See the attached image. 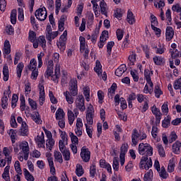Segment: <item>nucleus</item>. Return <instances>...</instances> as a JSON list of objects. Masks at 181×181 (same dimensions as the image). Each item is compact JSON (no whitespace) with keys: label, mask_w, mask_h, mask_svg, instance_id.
<instances>
[{"label":"nucleus","mask_w":181,"mask_h":181,"mask_svg":"<svg viewBox=\"0 0 181 181\" xmlns=\"http://www.w3.org/2000/svg\"><path fill=\"white\" fill-rule=\"evenodd\" d=\"M69 91L66 90L64 93L66 101L68 104H73L74 103V98L78 94V88L77 86V80L71 79L69 81Z\"/></svg>","instance_id":"f257e3e1"},{"label":"nucleus","mask_w":181,"mask_h":181,"mask_svg":"<svg viewBox=\"0 0 181 181\" xmlns=\"http://www.w3.org/2000/svg\"><path fill=\"white\" fill-rule=\"evenodd\" d=\"M138 151L139 155H146L144 156H152L153 155V148L149 144L140 143Z\"/></svg>","instance_id":"f03ea898"},{"label":"nucleus","mask_w":181,"mask_h":181,"mask_svg":"<svg viewBox=\"0 0 181 181\" xmlns=\"http://www.w3.org/2000/svg\"><path fill=\"white\" fill-rule=\"evenodd\" d=\"M66 42H67V30L64 31L59 40L57 42V47L61 52L66 50Z\"/></svg>","instance_id":"7ed1b4c3"},{"label":"nucleus","mask_w":181,"mask_h":181,"mask_svg":"<svg viewBox=\"0 0 181 181\" xmlns=\"http://www.w3.org/2000/svg\"><path fill=\"white\" fill-rule=\"evenodd\" d=\"M85 101L86 100L83 95H78L75 100L76 108H78L81 112H84V111H86Z\"/></svg>","instance_id":"20e7f679"},{"label":"nucleus","mask_w":181,"mask_h":181,"mask_svg":"<svg viewBox=\"0 0 181 181\" xmlns=\"http://www.w3.org/2000/svg\"><path fill=\"white\" fill-rule=\"evenodd\" d=\"M152 168V158L149 156H143L140 161V169L148 170Z\"/></svg>","instance_id":"39448f33"},{"label":"nucleus","mask_w":181,"mask_h":181,"mask_svg":"<svg viewBox=\"0 0 181 181\" xmlns=\"http://www.w3.org/2000/svg\"><path fill=\"white\" fill-rule=\"evenodd\" d=\"M79 42H80V52L81 53H83V57L85 59L88 58V54L90 53V49L86 47V38L83 36L79 37Z\"/></svg>","instance_id":"423d86ee"},{"label":"nucleus","mask_w":181,"mask_h":181,"mask_svg":"<svg viewBox=\"0 0 181 181\" xmlns=\"http://www.w3.org/2000/svg\"><path fill=\"white\" fill-rule=\"evenodd\" d=\"M35 15L38 21H40L41 22L46 21V18H47V11H46V8L43 7L42 8H38L36 10Z\"/></svg>","instance_id":"0eeeda50"},{"label":"nucleus","mask_w":181,"mask_h":181,"mask_svg":"<svg viewBox=\"0 0 181 181\" xmlns=\"http://www.w3.org/2000/svg\"><path fill=\"white\" fill-rule=\"evenodd\" d=\"M19 148L22 150L24 155V160H28V159H29V143L23 141L22 143H20Z\"/></svg>","instance_id":"6e6552de"},{"label":"nucleus","mask_w":181,"mask_h":181,"mask_svg":"<svg viewBox=\"0 0 181 181\" xmlns=\"http://www.w3.org/2000/svg\"><path fill=\"white\" fill-rule=\"evenodd\" d=\"M95 73H97L98 77H101L104 81L107 80V73L103 72V66H101V63L100 62H96V66L94 68Z\"/></svg>","instance_id":"1a4fd4ad"},{"label":"nucleus","mask_w":181,"mask_h":181,"mask_svg":"<svg viewBox=\"0 0 181 181\" xmlns=\"http://www.w3.org/2000/svg\"><path fill=\"white\" fill-rule=\"evenodd\" d=\"M93 118H94V107H93V106L90 105L88 107L86 113L87 124H88L89 125H93V124H94Z\"/></svg>","instance_id":"9d476101"},{"label":"nucleus","mask_w":181,"mask_h":181,"mask_svg":"<svg viewBox=\"0 0 181 181\" xmlns=\"http://www.w3.org/2000/svg\"><path fill=\"white\" fill-rule=\"evenodd\" d=\"M81 158L83 162H89L91 158V152L86 146L82 147L81 151Z\"/></svg>","instance_id":"9b49d317"},{"label":"nucleus","mask_w":181,"mask_h":181,"mask_svg":"<svg viewBox=\"0 0 181 181\" xmlns=\"http://www.w3.org/2000/svg\"><path fill=\"white\" fill-rule=\"evenodd\" d=\"M11 86H8V89L4 93V96L1 98V107L4 110L8 107V97L11 95Z\"/></svg>","instance_id":"f8f14e48"},{"label":"nucleus","mask_w":181,"mask_h":181,"mask_svg":"<svg viewBox=\"0 0 181 181\" xmlns=\"http://www.w3.org/2000/svg\"><path fill=\"white\" fill-rule=\"evenodd\" d=\"M139 141V133L136 129H134L132 133V146H136Z\"/></svg>","instance_id":"ddd939ff"},{"label":"nucleus","mask_w":181,"mask_h":181,"mask_svg":"<svg viewBox=\"0 0 181 181\" xmlns=\"http://www.w3.org/2000/svg\"><path fill=\"white\" fill-rule=\"evenodd\" d=\"M50 77L52 81H54L57 84V83H59V78L60 77V65L59 64H57L55 66L54 74L51 75Z\"/></svg>","instance_id":"4468645a"},{"label":"nucleus","mask_w":181,"mask_h":181,"mask_svg":"<svg viewBox=\"0 0 181 181\" xmlns=\"http://www.w3.org/2000/svg\"><path fill=\"white\" fill-rule=\"evenodd\" d=\"M35 141L38 148H45V134H43V132H42L41 135H37Z\"/></svg>","instance_id":"2eb2a0df"},{"label":"nucleus","mask_w":181,"mask_h":181,"mask_svg":"<svg viewBox=\"0 0 181 181\" xmlns=\"http://www.w3.org/2000/svg\"><path fill=\"white\" fill-rule=\"evenodd\" d=\"M39 91H40V95H39L40 105H43V104H45V86H43V85H39Z\"/></svg>","instance_id":"dca6fc26"},{"label":"nucleus","mask_w":181,"mask_h":181,"mask_svg":"<svg viewBox=\"0 0 181 181\" xmlns=\"http://www.w3.org/2000/svg\"><path fill=\"white\" fill-rule=\"evenodd\" d=\"M54 64H53V60H49L47 66V70L45 71V77H50L53 74V67Z\"/></svg>","instance_id":"f3484780"},{"label":"nucleus","mask_w":181,"mask_h":181,"mask_svg":"<svg viewBox=\"0 0 181 181\" xmlns=\"http://www.w3.org/2000/svg\"><path fill=\"white\" fill-rule=\"evenodd\" d=\"M173 36H175V31L173 30V28L170 26L167 27L165 30L166 40L168 42L172 40V39H173Z\"/></svg>","instance_id":"a211bd4d"},{"label":"nucleus","mask_w":181,"mask_h":181,"mask_svg":"<svg viewBox=\"0 0 181 181\" xmlns=\"http://www.w3.org/2000/svg\"><path fill=\"white\" fill-rule=\"evenodd\" d=\"M19 132L21 136H28V134H29V128L28 127L26 122L22 123Z\"/></svg>","instance_id":"6ab92c4d"},{"label":"nucleus","mask_w":181,"mask_h":181,"mask_svg":"<svg viewBox=\"0 0 181 181\" xmlns=\"http://www.w3.org/2000/svg\"><path fill=\"white\" fill-rule=\"evenodd\" d=\"M100 8L102 15H105V16H107V15H108V6H107V3H105L104 0H102L100 1Z\"/></svg>","instance_id":"aec40b11"},{"label":"nucleus","mask_w":181,"mask_h":181,"mask_svg":"<svg viewBox=\"0 0 181 181\" xmlns=\"http://www.w3.org/2000/svg\"><path fill=\"white\" fill-rule=\"evenodd\" d=\"M127 71V65L122 64L120 65L115 71V74L117 77H121L124 73Z\"/></svg>","instance_id":"412c9836"},{"label":"nucleus","mask_w":181,"mask_h":181,"mask_svg":"<svg viewBox=\"0 0 181 181\" xmlns=\"http://www.w3.org/2000/svg\"><path fill=\"white\" fill-rule=\"evenodd\" d=\"M144 77H145L146 82L148 84L149 87H153V83H152V81L151 80V71H149V69H145Z\"/></svg>","instance_id":"4be33fe9"},{"label":"nucleus","mask_w":181,"mask_h":181,"mask_svg":"<svg viewBox=\"0 0 181 181\" xmlns=\"http://www.w3.org/2000/svg\"><path fill=\"white\" fill-rule=\"evenodd\" d=\"M180 147H181V142L179 141H175L173 144V152L176 155H179V153H180Z\"/></svg>","instance_id":"5701e85b"},{"label":"nucleus","mask_w":181,"mask_h":181,"mask_svg":"<svg viewBox=\"0 0 181 181\" xmlns=\"http://www.w3.org/2000/svg\"><path fill=\"white\" fill-rule=\"evenodd\" d=\"M9 169H11V166H6L4 168V171L2 174V177L6 181H11V177H9Z\"/></svg>","instance_id":"b1692460"},{"label":"nucleus","mask_w":181,"mask_h":181,"mask_svg":"<svg viewBox=\"0 0 181 181\" xmlns=\"http://www.w3.org/2000/svg\"><path fill=\"white\" fill-rule=\"evenodd\" d=\"M67 115H68V121H69V125H73V123L76 119V116L74 115V112L70 110V109H68Z\"/></svg>","instance_id":"393cba45"},{"label":"nucleus","mask_w":181,"mask_h":181,"mask_svg":"<svg viewBox=\"0 0 181 181\" xmlns=\"http://www.w3.org/2000/svg\"><path fill=\"white\" fill-rule=\"evenodd\" d=\"M153 60L157 66H162V64H165V58L162 57L155 56L153 58Z\"/></svg>","instance_id":"a878e982"},{"label":"nucleus","mask_w":181,"mask_h":181,"mask_svg":"<svg viewBox=\"0 0 181 181\" xmlns=\"http://www.w3.org/2000/svg\"><path fill=\"white\" fill-rule=\"evenodd\" d=\"M17 132H18V131H16V129H11L8 132V134L9 136L11 137L12 144H15V142L16 141V133Z\"/></svg>","instance_id":"bb28decb"},{"label":"nucleus","mask_w":181,"mask_h":181,"mask_svg":"<svg viewBox=\"0 0 181 181\" xmlns=\"http://www.w3.org/2000/svg\"><path fill=\"white\" fill-rule=\"evenodd\" d=\"M3 80L4 81H8L9 80V69L8 66L5 65L3 67Z\"/></svg>","instance_id":"cd10ccee"},{"label":"nucleus","mask_w":181,"mask_h":181,"mask_svg":"<svg viewBox=\"0 0 181 181\" xmlns=\"http://www.w3.org/2000/svg\"><path fill=\"white\" fill-rule=\"evenodd\" d=\"M176 165V161L175 160V158H173L170 160V163L168 167V172L172 173L175 170V166Z\"/></svg>","instance_id":"c85d7f7f"},{"label":"nucleus","mask_w":181,"mask_h":181,"mask_svg":"<svg viewBox=\"0 0 181 181\" xmlns=\"http://www.w3.org/2000/svg\"><path fill=\"white\" fill-rule=\"evenodd\" d=\"M64 115H66V114L63 109L59 108L55 114L56 119H64Z\"/></svg>","instance_id":"c756f323"},{"label":"nucleus","mask_w":181,"mask_h":181,"mask_svg":"<svg viewBox=\"0 0 181 181\" xmlns=\"http://www.w3.org/2000/svg\"><path fill=\"white\" fill-rule=\"evenodd\" d=\"M75 173L78 176V177H81L82 175H84V169L83 168V165L81 164H76Z\"/></svg>","instance_id":"7c9ffc66"},{"label":"nucleus","mask_w":181,"mask_h":181,"mask_svg":"<svg viewBox=\"0 0 181 181\" xmlns=\"http://www.w3.org/2000/svg\"><path fill=\"white\" fill-rule=\"evenodd\" d=\"M127 21L129 25H134L135 23V18H134V13L132 11H129L127 12Z\"/></svg>","instance_id":"2f4dec72"},{"label":"nucleus","mask_w":181,"mask_h":181,"mask_svg":"<svg viewBox=\"0 0 181 181\" xmlns=\"http://www.w3.org/2000/svg\"><path fill=\"white\" fill-rule=\"evenodd\" d=\"M23 67H25V65L22 62H20L16 67V73H17V76L18 78H21L22 76V71H23Z\"/></svg>","instance_id":"473e14b6"},{"label":"nucleus","mask_w":181,"mask_h":181,"mask_svg":"<svg viewBox=\"0 0 181 181\" xmlns=\"http://www.w3.org/2000/svg\"><path fill=\"white\" fill-rule=\"evenodd\" d=\"M59 36V32L55 31V32H52L49 33V34H46V37L47 40H49V43L53 40V39H56Z\"/></svg>","instance_id":"72a5a7b5"},{"label":"nucleus","mask_w":181,"mask_h":181,"mask_svg":"<svg viewBox=\"0 0 181 181\" xmlns=\"http://www.w3.org/2000/svg\"><path fill=\"white\" fill-rule=\"evenodd\" d=\"M127 152H128V144H123L120 148L119 156H121V158H124Z\"/></svg>","instance_id":"f704fd0d"},{"label":"nucleus","mask_w":181,"mask_h":181,"mask_svg":"<svg viewBox=\"0 0 181 181\" xmlns=\"http://www.w3.org/2000/svg\"><path fill=\"white\" fill-rule=\"evenodd\" d=\"M66 21V16H62L60 20L59 21V30L63 32L64 30V22Z\"/></svg>","instance_id":"c9c22d12"},{"label":"nucleus","mask_w":181,"mask_h":181,"mask_svg":"<svg viewBox=\"0 0 181 181\" xmlns=\"http://www.w3.org/2000/svg\"><path fill=\"white\" fill-rule=\"evenodd\" d=\"M23 172H24V176H25L26 180L35 181V177H33V175H32V174H30V173L28 170V169L24 168Z\"/></svg>","instance_id":"e433bc0d"},{"label":"nucleus","mask_w":181,"mask_h":181,"mask_svg":"<svg viewBox=\"0 0 181 181\" xmlns=\"http://www.w3.org/2000/svg\"><path fill=\"white\" fill-rule=\"evenodd\" d=\"M31 118L36 124H40L42 122V119H40V115L37 112L33 115Z\"/></svg>","instance_id":"4c0bfd02"},{"label":"nucleus","mask_w":181,"mask_h":181,"mask_svg":"<svg viewBox=\"0 0 181 181\" xmlns=\"http://www.w3.org/2000/svg\"><path fill=\"white\" fill-rule=\"evenodd\" d=\"M37 62L36 61L35 59L33 58L30 61V64L28 66V68L30 70H36L37 69Z\"/></svg>","instance_id":"58836bf2"},{"label":"nucleus","mask_w":181,"mask_h":181,"mask_svg":"<svg viewBox=\"0 0 181 181\" xmlns=\"http://www.w3.org/2000/svg\"><path fill=\"white\" fill-rule=\"evenodd\" d=\"M21 105L20 108L21 111H25V110H29V107H26V100H25V96H21L20 98Z\"/></svg>","instance_id":"ea45409f"},{"label":"nucleus","mask_w":181,"mask_h":181,"mask_svg":"<svg viewBox=\"0 0 181 181\" xmlns=\"http://www.w3.org/2000/svg\"><path fill=\"white\" fill-rule=\"evenodd\" d=\"M152 177H153V171L150 169L147 173L144 175V181H152Z\"/></svg>","instance_id":"a19ab883"},{"label":"nucleus","mask_w":181,"mask_h":181,"mask_svg":"<svg viewBox=\"0 0 181 181\" xmlns=\"http://www.w3.org/2000/svg\"><path fill=\"white\" fill-rule=\"evenodd\" d=\"M158 173L160 177H162V179H168V177H169V174H168V173L166 172L164 166L161 167V169L160 170V171H158Z\"/></svg>","instance_id":"79ce46f5"},{"label":"nucleus","mask_w":181,"mask_h":181,"mask_svg":"<svg viewBox=\"0 0 181 181\" xmlns=\"http://www.w3.org/2000/svg\"><path fill=\"white\" fill-rule=\"evenodd\" d=\"M54 159L59 162V163H63V156L60 151L54 152Z\"/></svg>","instance_id":"37998d69"},{"label":"nucleus","mask_w":181,"mask_h":181,"mask_svg":"<svg viewBox=\"0 0 181 181\" xmlns=\"http://www.w3.org/2000/svg\"><path fill=\"white\" fill-rule=\"evenodd\" d=\"M91 4L93 6V9L95 16H97V15H100V6H98L97 1H91Z\"/></svg>","instance_id":"c03bdc74"},{"label":"nucleus","mask_w":181,"mask_h":181,"mask_svg":"<svg viewBox=\"0 0 181 181\" xmlns=\"http://www.w3.org/2000/svg\"><path fill=\"white\" fill-rule=\"evenodd\" d=\"M156 148L158 151V153L160 156L162 158H165L166 156V153H165V148H163V146L162 144H157Z\"/></svg>","instance_id":"a18cd8bd"},{"label":"nucleus","mask_w":181,"mask_h":181,"mask_svg":"<svg viewBox=\"0 0 181 181\" xmlns=\"http://www.w3.org/2000/svg\"><path fill=\"white\" fill-rule=\"evenodd\" d=\"M154 93L156 98H159L162 94H163V92L162 90H160V86L159 85H156L154 88Z\"/></svg>","instance_id":"49530a36"},{"label":"nucleus","mask_w":181,"mask_h":181,"mask_svg":"<svg viewBox=\"0 0 181 181\" xmlns=\"http://www.w3.org/2000/svg\"><path fill=\"white\" fill-rule=\"evenodd\" d=\"M4 53L5 54H9L11 53V43L8 40H6L4 42Z\"/></svg>","instance_id":"de8ad7c7"},{"label":"nucleus","mask_w":181,"mask_h":181,"mask_svg":"<svg viewBox=\"0 0 181 181\" xmlns=\"http://www.w3.org/2000/svg\"><path fill=\"white\" fill-rule=\"evenodd\" d=\"M117 90V83H114L111 87L108 89V96L112 97L115 94V90Z\"/></svg>","instance_id":"09e8293b"},{"label":"nucleus","mask_w":181,"mask_h":181,"mask_svg":"<svg viewBox=\"0 0 181 181\" xmlns=\"http://www.w3.org/2000/svg\"><path fill=\"white\" fill-rule=\"evenodd\" d=\"M152 113L156 117H162V113L160 112V110H159L156 106L153 105L151 108Z\"/></svg>","instance_id":"8fccbe9b"},{"label":"nucleus","mask_w":181,"mask_h":181,"mask_svg":"<svg viewBox=\"0 0 181 181\" xmlns=\"http://www.w3.org/2000/svg\"><path fill=\"white\" fill-rule=\"evenodd\" d=\"M13 148L12 146L4 147L3 149V153L5 156H9L12 153Z\"/></svg>","instance_id":"3c124183"},{"label":"nucleus","mask_w":181,"mask_h":181,"mask_svg":"<svg viewBox=\"0 0 181 181\" xmlns=\"http://www.w3.org/2000/svg\"><path fill=\"white\" fill-rule=\"evenodd\" d=\"M16 14H17L16 9H13V10L11 11V22L13 25L16 24Z\"/></svg>","instance_id":"603ef678"},{"label":"nucleus","mask_w":181,"mask_h":181,"mask_svg":"<svg viewBox=\"0 0 181 181\" xmlns=\"http://www.w3.org/2000/svg\"><path fill=\"white\" fill-rule=\"evenodd\" d=\"M143 93H144V94H152L153 93V86L149 88L148 84H146Z\"/></svg>","instance_id":"864d4df0"},{"label":"nucleus","mask_w":181,"mask_h":181,"mask_svg":"<svg viewBox=\"0 0 181 181\" xmlns=\"http://www.w3.org/2000/svg\"><path fill=\"white\" fill-rule=\"evenodd\" d=\"M72 145H77L78 144V137L74 135L73 132L69 133Z\"/></svg>","instance_id":"5fc2aeb1"},{"label":"nucleus","mask_w":181,"mask_h":181,"mask_svg":"<svg viewBox=\"0 0 181 181\" xmlns=\"http://www.w3.org/2000/svg\"><path fill=\"white\" fill-rule=\"evenodd\" d=\"M46 145L47 148H48L49 151H52V149H53V146H54V140H53V139H47Z\"/></svg>","instance_id":"6e6d98bb"},{"label":"nucleus","mask_w":181,"mask_h":181,"mask_svg":"<svg viewBox=\"0 0 181 181\" xmlns=\"http://www.w3.org/2000/svg\"><path fill=\"white\" fill-rule=\"evenodd\" d=\"M62 86H65L69 83V80L67 79V73L64 71H62Z\"/></svg>","instance_id":"4d7b16f0"},{"label":"nucleus","mask_w":181,"mask_h":181,"mask_svg":"<svg viewBox=\"0 0 181 181\" xmlns=\"http://www.w3.org/2000/svg\"><path fill=\"white\" fill-rule=\"evenodd\" d=\"M18 21H21V22H23V21H25V15L23 13V8H18Z\"/></svg>","instance_id":"13d9d810"},{"label":"nucleus","mask_w":181,"mask_h":181,"mask_svg":"<svg viewBox=\"0 0 181 181\" xmlns=\"http://www.w3.org/2000/svg\"><path fill=\"white\" fill-rule=\"evenodd\" d=\"M61 152L63 155L64 160H70V150L66 149Z\"/></svg>","instance_id":"bf43d9fd"},{"label":"nucleus","mask_w":181,"mask_h":181,"mask_svg":"<svg viewBox=\"0 0 181 181\" xmlns=\"http://www.w3.org/2000/svg\"><path fill=\"white\" fill-rule=\"evenodd\" d=\"M170 56H171L172 59H177V57H179V56H180V54L179 53L177 49H170Z\"/></svg>","instance_id":"052dcab7"},{"label":"nucleus","mask_w":181,"mask_h":181,"mask_svg":"<svg viewBox=\"0 0 181 181\" xmlns=\"http://www.w3.org/2000/svg\"><path fill=\"white\" fill-rule=\"evenodd\" d=\"M59 132H61V138H62V140H59V141H62L64 144H66L67 141H68V139L67 138H69V136L67 135V134H66L65 132H63V131H62L60 129H59Z\"/></svg>","instance_id":"680f3d73"},{"label":"nucleus","mask_w":181,"mask_h":181,"mask_svg":"<svg viewBox=\"0 0 181 181\" xmlns=\"http://www.w3.org/2000/svg\"><path fill=\"white\" fill-rule=\"evenodd\" d=\"M114 45H115V43L112 41L107 42V52L109 56H111V52L112 50V47H114Z\"/></svg>","instance_id":"e2e57ef3"},{"label":"nucleus","mask_w":181,"mask_h":181,"mask_svg":"<svg viewBox=\"0 0 181 181\" xmlns=\"http://www.w3.org/2000/svg\"><path fill=\"white\" fill-rule=\"evenodd\" d=\"M38 42L40 43V46H41L42 49L46 47V38H45V36H40L38 39Z\"/></svg>","instance_id":"0e129e2a"},{"label":"nucleus","mask_w":181,"mask_h":181,"mask_svg":"<svg viewBox=\"0 0 181 181\" xmlns=\"http://www.w3.org/2000/svg\"><path fill=\"white\" fill-rule=\"evenodd\" d=\"M14 168L17 173H18V175H22V169L21 168V163H19L18 160L16 161L14 164Z\"/></svg>","instance_id":"69168bd1"},{"label":"nucleus","mask_w":181,"mask_h":181,"mask_svg":"<svg viewBox=\"0 0 181 181\" xmlns=\"http://www.w3.org/2000/svg\"><path fill=\"white\" fill-rule=\"evenodd\" d=\"M151 27L153 28L155 26H158V18H156V16H155L153 14L151 16Z\"/></svg>","instance_id":"338daca9"},{"label":"nucleus","mask_w":181,"mask_h":181,"mask_svg":"<svg viewBox=\"0 0 181 181\" xmlns=\"http://www.w3.org/2000/svg\"><path fill=\"white\" fill-rule=\"evenodd\" d=\"M174 88L175 90H181V78L175 82Z\"/></svg>","instance_id":"774afa93"}]
</instances>
